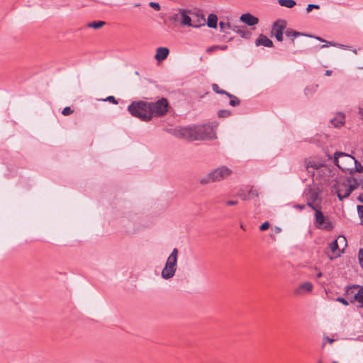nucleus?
I'll return each instance as SVG.
<instances>
[{
    "label": "nucleus",
    "mask_w": 363,
    "mask_h": 363,
    "mask_svg": "<svg viewBox=\"0 0 363 363\" xmlns=\"http://www.w3.org/2000/svg\"><path fill=\"white\" fill-rule=\"evenodd\" d=\"M216 123L177 127L174 129L173 135L191 141L213 139L216 138Z\"/></svg>",
    "instance_id": "obj_1"
},
{
    "label": "nucleus",
    "mask_w": 363,
    "mask_h": 363,
    "mask_svg": "<svg viewBox=\"0 0 363 363\" xmlns=\"http://www.w3.org/2000/svg\"><path fill=\"white\" fill-rule=\"evenodd\" d=\"M305 167L313 180L324 179L330 173L325 161L320 158L310 157L305 160Z\"/></svg>",
    "instance_id": "obj_2"
},
{
    "label": "nucleus",
    "mask_w": 363,
    "mask_h": 363,
    "mask_svg": "<svg viewBox=\"0 0 363 363\" xmlns=\"http://www.w3.org/2000/svg\"><path fill=\"white\" fill-rule=\"evenodd\" d=\"M196 13L191 10L179 9L177 12L169 16V19L173 23L179 22L182 26L198 28L199 23L194 21Z\"/></svg>",
    "instance_id": "obj_3"
},
{
    "label": "nucleus",
    "mask_w": 363,
    "mask_h": 363,
    "mask_svg": "<svg viewBox=\"0 0 363 363\" xmlns=\"http://www.w3.org/2000/svg\"><path fill=\"white\" fill-rule=\"evenodd\" d=\"M231 174L232 170L229 167L226 166H220L209 172L200 179L199 182L202 185L218 182L225 179Z\"/></svg>",
    "instance_id": "obj_4"
},
{
    "label": "nucleus",
    "mask_w": 363,
    "mask_h": 363,
    "mask_svg": "<svg viewBox=\"0 0 363 363\" xmlns=\"http://www.w3.org/2000/svg\"><path fill=\"white\" fill-rule=\"evenodd\" d=\"M361 185L363 188V180L356 178H349L346 182L338 183L337 186H334L338 199L342 201L347 197L352 191L356 187Z\"/></svg>",
    "instance_id": "obj_5"
},
{
    "label": "nucleus",
    "mask_w": 363,
    "mask_h": 363,
    "mask_svg": "<svg viewBox=\"0 0 363 363\" xmlns=\"http://www.w3.org/2000/svg\"><path fill=\"white\" fill-rule=\"evenodd\" d=\"M130 114L142 121H148L150 120V105L148 102L140 101L133 102L128 107Z\"/></svg>",
    "instance_id": "obj_6"
},
{
    "label": "nucleus",
    "mask_w": 363,
    "mask_h": 363,
    "mask_svg": "<svg viewBox=\"0 0 363 363\" xmlns=\"http://www.w3.org/2000/svg\"><path fill=\"white\" fill-rule=\"evenodd\" d=\"M178 255V250L177 248H174L171 254L167 257L164 267L162 270L161 277L162 279L168 280L175 275L177 269Z\"/></svg>",
    "instance_id": "obj_7"
},
{
    "label": "nucleus",
    "mask_w": 363,
    "mask_h": 363,
    "mask_svg": "<svg viewBox=\"0 0 363 363\" xmlns=\"http://www.w3.org/2000/svg\"><path fill=\"white\" fill-rule=\"evenodd\" d=\"M334 162L342 172L349 173L355 164V158L349 154L337 152L334 155Z\"/></svg>",
    "instance_id": "obj_8"
},
{
    "label": "nucleus",
    "mask_w": 363,
    "mask_h": 363,
    "mask_svg": "<svg viewBox=\"0 0 363 363\" xmlns=\"http://www.w3.org/2000/svg\"><path fill=\"white\" fill-rule=\"evenodd\" d=\"M150 119L152 117L161 116L167 112L168 102L166 99L162 98L155 103H149Z\"/></svg>",
    "instance_id": "obj_9"
},
{
    "label": "nucleus",
    "mask_w": 363,
    "mask_h": 363,
    "mask_svg": "<svg viewBox=\"0 0 363 363\" xmlns=\"http://www.w3.org/2000/svg\"><path fill=\"white\" fill-rule=\"evenodd\" d=\"M308 205L315 211V227L326 230H332L333 228L332 223L325 219L323 213L320 210L317 209L311 203L308 202Z\"/></svg>",
    "instance_id": "obj_10"
},
{
    "label": "nucleus",
    "mask_w": 363,
    "mask_h": 363,
    "mask_svg": "<svg viewBox=\"0 0 363 363\" xmlns=\"http://www.w3.org/2000/svg\"><path fill=\"white\" fill-rule=\"evenodd\" d=\"M286 27V21L283 19L276 21L272 26L271 34L276 38L278 41L283 40V31Z\"/></svg>",
    "instance_id": "obj_11"
},
{
    "label": "nucleus",
    "mask_w": 363,
    "mask_h": 363,
    "mask_svg": "<svg viewBox=\"0 0 363 363\" xmlns=\"http://www.w3.org/2000/svg\"><path fill=\"white\" fill-rule=\"evenodd\" d=\"M313 290V284L310 281H305L298 284L294 291L295 295L304 296L311 294Z\"/></svg>",
    "instance_id": "obj_12"
},
{
    "label": "nucleus",
    "mask_w": 363,
    "mask_h": 363,
    "mask_svg": "<svg viewBox=\"0 0 363 363\" xmlns=\"http://www.w3.org/2000/svg\"><path fill=\"white\" fill-rule=\"evenodd\" d=\"M347 293L354 294V299L359 303L360 306L363 308V286H354L350 289L347 290Z\"/></svg>",
    "instance_id": "obj_13"
},
{
    "label": "nucleus",
    "mask_w": 363,
    "mask_h": 363,
    "mask_svg": "<svg viewBox=\"0 0 363 363\" xmlns=\"http://www.w3.org/2000/svg\"><path fill=\"white\" fill-rule=\"evenodd\" d=\"M240 21L249 26H252L258 23L259 20L257 17L250 13H243L240 18Z\"/></svg>",
    "instance_id": "obj_14"
},
{
    "label": "nucleus",
    "mask_w": 363,
    "mask_h": 363,
    "mask_svg": "<svg viewBox=\"0 0 363 363\" xmlns=\"http://www.w3.org/2000/svg\"><path fill=\"white\" fill-rule=\"evenodd\" d=\"M169 50L166 47H160L157 48L156 53L155 55V59L157 62H162L169 55Z\"/></svg>",
    "instance_id": "obj_15"
},
{
    "label": "nucleus",
    "mask_w": 363,
    "mask_h": 363,
    "mask_svg": "<svg viewBox=\"0 0 363 363\" xmlns=\"http://www.w3.org/2000/svg\"><path fill=\"white\" fill-rule=\"evenodd\" d=\"M255 44L257 46L262 45L267 48H271L273 46L272 41L266 35L262 34L259 35V37L257 38Z\"/></svg>",
    "instance_id": "obj_16"
},
{
    "label": "nucleus",
    "mask_w": 363,
    "mask_h": 363,
    "mask_svg": "<svg viewBox=\"0 0 363 363\" xmlns=\"http://www.w3.org/2000/svg\"><path fill=\"white\" fill-rule=\"evenodd\" d=\"M330 121L335 127H340L345 123V115L340 113H337Z\"/></svg>",
    "instance_id": "obj_17"
},
{
    "label": "nucleus",
    "mask_w": 363,
    "mask_h": 363,
    "mask_svg": "<svg viewBox=\"0 0 363 363\" xmlns=\"http://www.w3.org/2000/svg\"><path fill=\"white\" fill-rule=\"evenodd\" d=\"M329 247L335 257H340L342 253V250L339 247L337 242H336L335 240L330 243Z\"/></svg>",
    "instance_id": "obj_18"
},
{
    "label": "nucleus",
    "mask_w": 363,
    "mask_h": 363,
    "mask_svg": "<svg viewBox=\"0 0 363 363\" xmlns=\"http://www.w3.org/2000/svg\"><path fill=\"white\" fill-rule=\"evenodd\" d=\"M218 17L216 15L211 13L208 16L207 26L209 28H216L217 27Z\"/></svg>",
    "instance_id": "obj_19"
},
{
    "label": "nucleus",
    "mask_w": 363,
    "mask_h": 363,
    "mask_svg": "<svg viewBox=\"0 0 363 363\" xmlns=\"http://www.w3.org/2000/svg\"><path fill=\"white\" fill-rule=\"evenodd\" d=\"M278 3L280 6L289 9L293 8L296 4L294 0H278Z\"/></svg>",
    "instance_id": "obj_20"
},
{
    "label": "nucleus",
    "mask_w": 363,
    "mask_h": 363,
    "mask_svg": "<svg viewBox=\"0 0 363 363\" xmlns=\"http://www.w3.org/2000/svg\"><path fill=\"white\" fill-rule=\"evenodd\" d=\"M335 240L337 242L340 249L343 252L344 249L347 247V240L345 237L343 235H340Z\"/></svg>",
    "instance_id": "obj_21"
},
{
    "label": "nucleus",
    "mask_w": 363,
    "mask_h": 363,
    "mask_svg": "<svg viewBox=\"0 0 363 363\" xmlns=\"http://www.w3.org/2000/svg\"><path fill=\"white\" fill-rule=\"evenodd\" d=\"M315 38L320 42H324L325 44H323V45H321V48H328V46H342V45H339V44H335L333 42H329V41H326L323 39H322L320 37H315Z\"/></svg>",
    "instance_id": "obj_22"
},
{
    "label": "nucleus",
    "mask_w": 363,
    "mask_h": 363,
    "mask_svg": "<svg viewBox=\"0 0 363 363\" xmlns=\"http://www.w3.org/2000/svg\"><path fill=\"white\" fill-rule=\"evenodd\" d=\"M352 169L350 171V174H352L355 172H361L363 170V167L355 160V164L352 166Z\"/></svg>",
    "instance_id": "obj_23"
},
{
    "label": "nucleus",
    "mask_w": 363,
    "mask_h": 363,
    "mask_svg": "<svg viewBox=\"0 0 363 363\" xmlns=\"http://www.w3.org/2000/svg\"><path fill=\"white\" fill-rule=\"evenodd\" d=\"M230 99V105L232 106H236L238 105H239L240 104V100L235 96L229 94V93H226V94Z\"/></svg>",
    "instance_id": "obj_24"
},
{
    "label": "nucleus",
    "mask_w": 363,
    "mask_h": 363,
    "mask_svg": "<svg viewBox=\"0 0 363 363\" xmlns=\"http://www.w3.org/2000/svg\"><path fill=\"white\" fill-rule=\"evenodd\" d=\"M219 26L222 32H227V30L230 28V23L225 21H220Z\"/></svg>",
    "instance_id": "obj_25"
},
{
    "label": "nucleus",
    "mask_w": 363,
    "mask_h": 363,
    "mask_svg": "<svg viewBox=\"0 0 363 363\" xmlns=\"http://www.w3.org/2000/svg\"><path fill=\"white\" fill-rule=\"evenodd\" d=\"M285 34L286 36L293 38H295L298 36L303 35L302 33H301L299 32L294 31V30H287V31H286Z\"/></svg>",
    "instance_id": "obj_26"
},
{
    "label": "nucleus",
    "mask_w": 363,
    "mask_h": 363,
    "mask_svg": "<svg viewBox=\"0 0 363 363\" xmlns=\"http://www.w3.org/2000/svg\"><path fill=\"white\" fill-rule=\"evenodd\" d=\"M259 194L257 189L251 188L248 191V199L258 197Z\"/></svg>",
    "instance_id": "obj_27"
},
{
    "label": "nucleus",
    "mask_w": 363,
    "mask_h": 363,
    "mask_svg": "<svg viewBox=\"0 0 363 363\" xmlns=\"http://www.w3.org/2000/svg\"><path fill=\"white\" fill-rule=\"evenodd\" d=\"M104 23H105L104 21H96V22L90 23L89 24V26L91 28H94L95 29H98V28H100L101 27H102V26L104 25Z\"/></svg>",
    "instance_id": "obj_28"
},
{
    "label": "nucleus",
    "mask_w": 363,
    "mask_h": 363,
    "mask_svg": "<svg viewBox=\"0 0 363 363\" xmlns=\"http://www.w3.org/2000/svg\"><path fill=\"white\" fill-rule=\"evenodd\" d=\"M212 89L213 90L216 92V93H218V94H226V91H224V90H222L219 88L218 85L216 84H213L212 85Z\"/></svg>",
    "instance_id": "obj_29"
},
{
    "label": "nucleus",
    "mask_w": 363,
    "mask_h": 363,
    "mask_svg": "<svg viewBox=\"0 0 363 363\" xmlns=\"http://www.w3.org/2000/svg\"><path fill=\"white\" fill-rule=\"evenodd\" d=\"M230 116V111L228 110H220L218 111V116L221 118H225Z\"/></svg>",
    "instance_id": "obj_30"
},
{
    "label": "nucleus",
    "mask_w": 363,
    "mask_h": 363,
    "mask_svg": "<svg viewBox=\"0 0 363 363\" xmlns=\"http://www.w3.org/2000/svg\"><path fill=\"white\" fill-rule=\"evenodd\" d=\"M238 195L240 197V199L243 201H246V200H248V193L247 194H245L244 192V191L242 190H240Z\"/></svg>",
    "instance_id": "obj_31"
},
{
    "label": "nucleus",
    "mask_w": 363,
    "mask_h": 363,
    "mask_svg": "<svg viewBox=\"0 0 363 363\" xmlns=\"http://www.w3.org/2000/svg\"><path fill=\"white\" fill-rule=\"evenodd\" d=\"M359 262L362 268L363 269V249H360L358 253Z\"/></svg>",
    "instance_id": "obj_32"
},
{
    "label": "nucleus",
    "mask_w": 363,
    "mask_h": 363,
    "mask_svg": "<svg viewBox=\"0 0 363 363\" xmlns=\"http://www.w3.org/2000/svg\"><path fill=\"white\" fill-rule=\"evenodd\" d=\"M149 6L156 11H160L161 9L160 5L157 2L151 1L149 3Z\"/></svg>",
    "instance_id": "obj_33"
},
{
    "label": "nucleus",
    "mask_w": 363,
    "mask_h": 363,
    "mask_svg": "<svg viewBox=\"0 0 363 363\" xmlns=\"http://www.w3.org/2000/svg\"><path fill=\"white\" fill-rule=\"evenodd\" d=\"M357 210H358L359 216L361 220V223L363 225V206H358Z\"/></svg>",
    "instance_id": "obj_34"
},
{
    "label": "nucleus",
    "mask_w": 363,
    "mask_h": 363,
    "mask_svg": "<svg viewBox=\"0 0 363 363\" xmlns=\"http://www.w3.org/2000/svg\"><path fill=\"white\" fill-rule=\"evenodd\" d=\"M104 101L111 102L113 104H118V101H116L115 97L113 96H108L106 99H104Z\"/></svg>",
    "instance_id": "obj_35"
},
{
    "label": "nucleus",
    "mask_w": 363,
    "mask_h": 363,
    "mask_svg": "<svg viewBox=\"0 0 363 363\" xmlns=\"http://www.w3.org/2000/svg\"><path fill=\"white\" fill-rule=\"evenodd\" d=\"M72 113V110L71 109L70 107H65L62 111V113L64 115V116H68L69 114H71Z\"/></svg>",
    "instance_id": "obj_36"
},
{
    "label": "nucleus",
    "mask_w": 363,
    "mask_h": 363,
    "mask_svg": "<svg viewBox=\"0 0 363 363\" xmlns=\"http://www.w3.org/2000/svg\"><path fill=\"white\" fill-rule=\"evenodd\" d=\"M312 9H319V5L317 4H308L306 7V11L309 13Z\"/></svg>",
    "instance_id": "obj_37"
},
{
    "label": "nucleus",
    "mask_w": 363,
    "mask_h": 363,
    "mask_svg": "<svg viewBox=\"0 0 363 363\" xmlns=\"http://www.w3.org/2000/svg\"><path fill=\"white\" fill-rule=\"evenodd\" d=\"M269 227V223L268 222H264L260 226H259V229L260 230H266L267 229H268Z\"/></svg>",
    "instance_id": "obj_38"
},
{
    "label": "nucleus",
    "mask_w": 363,
    "mask_h": 363,
    "mask_svg": "<svg viewBox=\"0 0 363 363\" xmlns=\"http://www.w3.org/2000/svg\"><path fill=\"white\" fill-rule=\"evenodd\" d=\"M218 48H219V45H213V46L208 47L206 49V52H211L218 50Z\"/></svg>",
    "instance_id": "obj_39"
},
{
    "label": "nucleus",
    "mask_w": 363,
    "mask_h": 363,
    "mask_svg": "<svg viewBox=\"0 0 363 363\" xmlns=\"http://www.w3.org/2000/svg\"><path fill=\"white\" fill-rule=\"evenodd\" d=\"M336 301H338V302L342 303L345 306H348L349 305L348 301L347 300H345V298H342V297L337 298Z\"/></svg>",
    "instance_id": "obj_40"
},
{
    "label": "nucleus",
    "mask_w": 363,
    "mask_h": 363,
    "mask_svg": "<svg viewBox=\"0 0 363 363\" xmlns=\"http://www.w3.org/2000/svg\"><path fill=\"white\" fill-rule=\"evenodd\" d=\"M335 342V339L330 338L328 337H323V343L328 342L330 344H333Z\"/></svg>",
    "instance_id": "obj_41"
},
{
    "label": "nucleus",
    "mask_w": 363,
    "mask_h": 363,
    "mask_svg": "<svg viewBox=\"0 0 363 363\" xmlns=\"http://www.w3.org/2000/svg\"><path fill=\"white\" fill-rule=\"evenodd\" d=\"M238 201L237 200H230L226 202V205L228 206H235L237 205Z\"/></svg>",
    "instance_id": "obj_42"
},
{
    "label": "nucleus",
    "mask_w": 363,
    "mask_h": 363,
    "mask_svg": "<svg viewBox=\"0 0 363 363\" xmlns=\"http://www.w3.org/2000/svg\"><path fill=\"white\" fill-rule=\"evenodd\" d=\"M294 207L296 208H298L300 210H303L305 208V206L297 204V205L294 206Z\"/></svg>",
    "instance_id": "obj_43"
},
{
    "label": "nucleus",
    "mask_w": 363,
    "mask_h": 363,
    "mask_svg": "<svg viewBox=\"0 0 363 363\" xmlns=\"http://www.w3.org/2000/svg\"><path fill=\"white\" fill-rule=\"evenodd\" d=\"M228 48L227 45H219L218 50H225Z\"/></svg>",
    "instance_id": "obj_44"
},
{
    "label": "nucleus",
    "mask_w": 363,
    "mask_h": 363,
    "mask_svg": "<svg viewBox=\"0 0 363 363\" xmlns=\"http://www.w3.org/2000/svg\"><path fill=\"white\" fill-rule=\"evenodd\" d=\"M359 114L361 116L362 119L363 120V108H359Z\"/></svg>",
    "instance_id": "obj_45"
},
{
    "label": "nucleus",
    "mask_w": 363,
    "mask_h": 363,
    "mask_svg": "<svg viewBox=\"0 0 363 363\" xmlns=\"http://www.w3.org/2000/svg\"><path fill=\"white\" fill-rule=\"evenodd\" d=\"M332 72H333L331 70H326L325 71V75L329 77V76H330L332 74Z\"/></svg>",
    "instance_id": "obj_46"
},
{
    "label": "nucleus",
    "mask_w": 363,
    "mask_h": 363,
    "mask_svg": "<svg viewBox=\"0 0 363 363\" xmlns=\"http://www.w3.org/2000/svg\"><path fill=\"white\" fill-rule=\"evenodd\" d=\"M358 199L359 201H360L361 202L363 203V194H360L359 196H358Z\"/></svg>",
    "instance_id": "obj_47"
},
{
    "label": "nucleus",
    "mask_w": 363,
    "mask_h": 363,
    "mask_svg": "<svg viewBox=\"0 0 363 363\" xmlns=\"http://www.w3.org/2000/svg\"><path fill=\"white\" fill-rule=\"evenodd\" d=\"M322 277V273L321 272H319L318 274H317V277L319 278V277Z\"/></svg>",
    "instance_id": "obj_48"
},
{
    "label": "nucleus",
    "mask_w": 363,
    "mask_h": 363,
    "mask_svg": "<svg viewBox=\"0 0 363 363\" xmlns=\"http://www.w3.org/2000/svg\"><path fill=\"white\" fill-rule=\"evenodd\" d=\"M317 363H323L322 360H318Z\"/></svg>",
    "instance_id": "obj_49"
},
{
    "label": "nucleus",
    "mask_w": 363,
    "mask_h": 363,
    "mask_svg": "<svg viewBox=\"0 0 363 363\" xmlns=\"http://www.w3.org/2000/svg\"><path fill=\"white\" fill-rule=\"evenodd\" d=\"M332 363H338L337 361H333Z\"/></svg>",
    "instance_id": "obj_50"
}]
</instances>
